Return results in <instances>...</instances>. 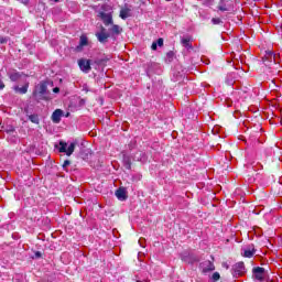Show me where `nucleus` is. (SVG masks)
<instances>
[{
	"label": "nucleus",
	"mask_w": 282,
	"mask_h": 282,
	"mask_svg": "<svg viewBox=\"0 0 282 282\" xmlns=\"http://www.w3.org/2000/svg\"><path fill=\"white\" fill-rule=\"evenodd\" d=\"M96 36L100 43H106L107 39L109 37V34L107 33V30L102 28L99 33H96Z\"/></svg>",
	"instance_id": "obj_8"
},
{
	"label": "nucleus",
	"mask_w": 282,
	"mask_h": 282,
	"mask_svg": "<svg viewBox=\"0 0 282 282\" xmlns=\"http://www.w3.org/2000/svg\"><path fill=\"white\" fill-rule=\"evenodd\" d=\"M9 77H10V80H12L13 83H17V80L21 78V74L17 73V70H13L9 73Z\"/></svg>",
	"instance_id": "obj_15"
},
{
	"label": "nucleus",
	"mask_w": 282,
	"mask_h": 282,
	"mask_svg": "<svg viewBox=\"0 0 282 282\" xmlns=\"http://www.w3.org/2000/svg\"><path fill=\"white\" fill-rule=\"evenodd\" d=\"M155 43H156V46L162 47L164 45V40L161 37Z\"/></svg>",
	"instance_id": "obj_22"
},
{
	"label": "nucleus",
	"mask_w": 282,
	"mask_h": 282,
	"mask_svg": "<svg viewBox=\"0 0 282 282\" xmlns=\"http://www.w3.org/2000/svg\"><path fill=\"white\" fill-rule=\"evenodd\" d=\"M246 274V264L243 262H237L232 267V276L235 279H239V276H243Z\"/></svg>",
	"instance_id": "obj_2"
},
{
	"label": "nucleus",
	"mask_w": 282,
	"mask_h": 282,
	"mask_svg": "<svg viewBox=\"0 0 282 282\" xmlns=\"http://www.w3.org/2000/svg\"><path fill=\"white\" fill-rule=\"evenodd\" d=\"M252 272H253V279L256 281H259V282L265 281L267 273L264 268L256 267L253 268Z\"/></svg>",
	"instance_id": "obj_4"
},
{
	"label": "nucleus",
	"mask_w": 282,
	"mask_h": 282,
	"mask_svg": "<svg viewBox=\"0 0 282 282\" xmlns=\"http://www.w3.org/2000/svg\"><path fill=\"white\" fill-rule=\"evenodd\" d=\"M78 66L85 74H89V72H91V61L89 59L80 58L78 61Z\"/></svg>",
	"instance_id": "obj_5"
},
{
	"label": "nucleus",
	"mask_w": 282,
	"mask_h": 282,
	"mask_svg": "<svg viewBox=\"0 0 282 282\" xmlns=\"http://www.w3.org/2000/svg\"><path fill=\"white\" fill-rule=\"evenodd\" d=\"M29 120H31L33 124H39V115L29 116Z\"/></svg>",
	"instance_id": "obj_19"
},
{
	"label": "nucleus",
	"mask_w": 282,
	"mask_h": 282,
	"mask_svg": "<svg viewBox=\"0 0 282 282\" xmlns=\"http://www.w3.org/2000/svg\"><path fill=\"white\" fill-rule=\"evenodd\" d=\"M228 3H230V0H220V3L218 6V9L221 12H228Z\"/></svg>",
	"instance_id": "obj_13"
},
{
	"label": "nucleus",
	"mask_w": 282,
	"mask_h": 282,
	"mask_svg": "<svg viewBox=\"0 0 282 282\" xmlns=\"http://www.w3.org/2000/svg\"><path fill=\"white\" fill-rule=\"evenodd\" d=\"M29 87L30 83H25L22 87H19L18 85L13 86V90L15 94H28Z\"/></svg>",
	"instance_id": "obj_9"
},
{
	"label": "nucleus",
	"mask_w": 282,
	"mask_h": 282,
	"mask_svg": "<svg viewBox=\"0 0 282 282\" xmlns=\"http://www.w3.org/2000/svg\"><path fill=\"white\" fill-rule=\"evenodd\" d=\"M116 197L120 199V202H124V199H127V191H124V188L117 189Z\"/></svg>",
	"instance_id": "obj_11"
},
{
	"label": "nucleus",
	"mask_w": 282,
	"mask_h": 282,
	"mask_svg": "<svg viewBox=\"0 0 282 282\" xmlns=\"http://www.w3.org/2000/svg\"><path fill=\"white\" fill-rule=\"evenodd\" d=\"M265 58H269L270 61L273 58V61H276V55L272 51H268L265 53Z\"/></svg>",
	"instance_id": "obj_18"
},
{
	"label": "nucleus",
	"mask_w": 282,
	"mask_h": 282,
	"mask_svg": "<svg viewBox=\"0 0 282 282\" xmlns=\"http://www.w3.org/2000/svg\"><path fill=\"white\" fill-rule=\"evenodd\" d=\"M47 94V84L40 83L37 86H35V90L33 91V96L35 98H43Z\"/></svg>",
	"instance_id": "obj_3"
},
{
	"label": "nucleus",
	"mask_w": 282,
	"mask_h": 282,
	"mask_svg": "<svg viewBox=\"0 0 282 282\" xmlns=\"http://www.w3.org/2000/svg\"><path fill=\"white\" fill-rule=\"evenodd\" d=\"M3 43H8V37L0 36V45H3Z\"/></svg>",
	"instance_id": "obj_23"
},
{
	"label": "nucleus",
	"mask_w": 282,
	"mask_h": 282,
	"mask_svg": "<svg viewBox=\"0 0 282 282\" xmlns=\"http://www.w3.org/2000/svg\"><path fill=\"white\" fill-rule=\"evenodd\" d=\"M129 17H131V9H121L120 19H129Z\"/></svg>",
	"instance_id": "obj_14"
},
{
	"label": "nucleus",
	"mask_w": 282,
	"mask_h": 282,
	"mask_svg": "<svg viewBox=\"0 0 282 282\" xmlns=\"http://www.w3.org/2000/svg\"><path fill=\"white\" fill-rule=\"evenodd\" d=\"M212 22L214 23V25H219V23H221V20L219 18H214L212 19Z\"/></svg>",
	"instance_id": "obj_21"
},
{
	"label": "nucleus",
	"mask_w": 282,
	"mask_h": 282,
	"mask_svg": "<svg viewBox=\"0 0 282 282\" xmlns=\"http://www.w3.org/2000/svg\"><path fill=\"white\" fill-rule=\"evenodd\" d=\"M99 17L106 25H111V23H113V18L111 13L100 12Z\"/></svg>",
	"instance_id": "obj_7"
},
{
	"label": "nucleus",
	"mask_w": 282,
	"mask_h": 282,
	"mask_svg": "<svg viewBox=\"0 0 282 282\" xmlns=\"http://www.w3.org/2000/svg\"><path fill=\"white\" fill-rule=\"evenodd\" d=\"M89 39H87V35H82L79 39V45L80 47H85V45H88Z\"/></svg>",
	"instance_id": "obj_16"
},
{
	"label": "nucleus",
	"mask_w": 282,
	"mask_h": 282,
	"mask_svg": "<svg viewBox=\"0 0 282 282\" xmlns=\"http://www.w3.org/2000/svg\"><path fill=\"white\" fill-rule=\"evenodd\" d=\"M219 273H217V272H215L214 274H213V279L215 280V281H219Z\"/></svg>",
	"instance_id": "obj_24"
},
{
	"label": "nucleus",
	"mask_w": 282,
	"mask_h": 282,
	"mask_svg": "<svg viewBox=\"0 0 282 282\" xmlns=\"http://www.w3.org/2000/svg\"><path fill=\"white\" fill-rule=\"evenodd\" d=\"M256 253H257V249H254V246L252 245L245 247L241 251V254L247 259H252V257H254Z\"/></svg>",
	"instance_id": "obj_6"
},
{
	"label": "nucleus",
	"mask_w": 282,
	"mask_h": 282,
	"mask_svg": "<svg viewBox=\"0 0 282 282\" xmlns=\"http://www.w3.org/2000/svg\"><path fill=\"white\" fill-rule=\"evenodd\" d=\"M36 257H41V252H36Z\"/></svg>",
	"instance_id": "obj_30"
},
{
	"label": "nucleus",
	"mask_w": 282,
	"mask_h": 282,
	"mask_svg": "<svg viewBox=\"0 0 282 282\" xmlns=\"http://www.w3.org/2000/svg\"><path fill=\"white\" fill-rule=\"evenodd\" d=\"M225 268H227V269H228V265H227V264H225Z\"/></svg>",
	"instance_id": "obj_32"
},
{
	"label": "nucleus",
	"mask_w": 282,
	"mask_h": 282,
	"mask_svg": "<svg viewBox=\"0 0 282 282\" xmlns=\"http://www.w3.org/2000/svg\"><path fill=\"white\" fill-rule=\"evenodd\" d=\"M53 91H54V94H58V91H61V88L55 87V88H53Z\"/></svg>",
	"instance_id": "obj_27"
},
{
	"label": "nucleus",
	"mask_w": 282,
	"mask_h": 282,
	"mask_svg": "<svg viewBox=\"0 0 282 282\" xmlns=\"http://www.w3.org/2000/svg\"><path fill=\"white\" fill-rule=\"evenodd\" d=\"M0 89H6V84H3V80L0 79Z\"/></svg>",
	"instance_id": "obj_26"
},
{
	"label": "nucleus",
	"mask_w": 282,
	"mask_h": 282,
	"mask_svg": "<svg viewBox=\"0 0 282 282\" xmlns=\"http://www.w3.org/2000/svg\"><path fill=\"white\" fill-rule=\"evenodd\" d=\"M225 268H227V269H228V265H227V264H225Z\"/></svg>",
	"instance_id": "obj_33"
},
{
	"label": "nucleus",
	"mask_w": 282,
	"mask_h": 282,
	"mask_svg": "<svg viewBox=\"0 0 282 282\" xmlns=\"http://www.w3.org/2000/svg\"><path fill=\"white\" fill-rule=\"evenodd\" d=\"M63 117V110L56 109L52 115V120L55 122V124H58L61 122V118Z\"/></svg>",
	"instance_id": "obj_10"
},
{
	"label": "nucleus",
	"mask_w": 282,
	"mask_h": 282,
	"mask_svg": "<svg viewBox=\"0 0 282 282\" xmlns=\"http://www.w3.org/2000/svg\"><path fill=\"white\" fill-rule=\"evenodd\" d=\"M21 3H28L29 0H20Z\"/></svg>",
	"instance_id": "obj_29"
},
{
	"label": "nucleus",
	"mask_w": 282,
	"mask_h": 282,
	"mask_svg": "<svg viewBox=\"0 0 282 282\" xmlns=\"http://www.w3.org/2000/svg\"><path fill=\"white\" fill-rule=\"evenodd\" d=\"M55 1V3H58V0H54Z\"/></svg>",
	"instance_id": "obj_31"
},
{
	"label": "nucleus",
	"mask_w": 282,
	"mask_h": 282,
	"mask_svg": "<svg viewBox=\"0 0 282 282\" xmlns=\"http://www.w3.org/2000/svg\"><path fill=\"white\" fill-rule=\"evenodd\" d=\"M189 43H191V39H188V37H185V39L182 40V44H183L185 47H188Z\"/></svg>",
	"instance_id": "obj_20"
},
{
	"label": "nucleus",
	"mask_w": 282,
	"mask_h": 282,
	"mask_svg": "<svg viewBox=\"0 0 282 282\" xmlns=\"http://www.w3.org/2000/svg\"><path fill=\"white\" fill-rule=\"evenodd\" d=\"M76 149V143L67 144V142L61 141L58 144L59 153H65L66 155H72Z\"/></svg>",
	"instance_id": "obj_1"
},
{
	"label": "nucleus",
	"mask_w": 282,
	"mask_h": 282,
	"mask_svg": "<svg viewBox=\"0 0 282 282\" xmlns=\"http://www.w3.org/2000/svg\"><path fill=\"white\" fill-rule=\"evenodd\" d=\"M110 32L112 33V34H120L121 32H122V29L120 28V26H118V25H112V28L110 29Z\"/></svg>",
	"instance_id": "obj_17"
},
{
	"label": "nucleus",
	"mask_w": 282,
	"mask_h": 282,
	"mask_svg": "<svg viewBox=\"0 0 282 282\" xmlns=\"http://www.w3.org/2000/svg\"><path fill=\"white\" fill-rule=\"evenodd\" d=\"M151 50H153V51L158 50V43L156 42L152 43Z\"/></svg>",
	"instance_id": "obj_25"
},
{
	"label": "nucleus",
	"mask_w": 282,
	"mask_h": 282,
	"mask_svg": "<svg viewBox=\"0 0 282 282\" xmlns=\"http://www.w3.org/2000/svg\"><path fill=\"white\" fill-rule=\"evenodd\" d=\"M63 166H69V161H65Z\"/></svg>",
	"instance_id": "obj_28"
},
{
	"label": "nucleus",
	"mask_w": 282,
	"mask_h": 282,
	"mask_svg": "<svg viewBox=\"0 0 282 282\" xmlns=\"http://www.w3.org/2000/svg\"><path fill=\"white\" fill-rule=\"evenodd\" d=\"M213 270H215V265L210 261L203 263V272H213Z\"/></svg>",
	"instance_id": "obj_12"
}]
</instances>
